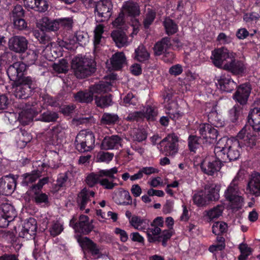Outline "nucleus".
<instances>
[{"label": "nucleus", "instance_id": "obj_33", "mask_svg": "<svg viewBox=\"0 0 260 260\" xmlns=\"http://www.w3.org/2000/svg\"><path fill=\"white\" fill-rule=\"evenodd\" d=\"M168 114L170 117L174 120L181 118L183 115L181 108L179 107L177 103L175 102L172 101L168 106Z\"/></svg>", "mask_w": 260, "mask_h": 260}, {"label": "nucleus", "instance_id": "obj_35", "mask_svg": "<svg viewBox=\"0 0 260 260\" xmlns=\"http://www.w3.org/2000/svg\"><path fill=\"white\" fill-rule=\"evenodd\" d=\"M37 113L38 111H36L34 109L32 108H30L29 110H23L19 114L18 119L22 124H28L32 120L34 116L37 114Z\"/></svg>", "mask_w": 260, "mask_h": 260}, {"label": "nucleus", "instance_id": "obj_64", "mask_svg": "<svg viewBox=\"0 0 260 260\" xmlns=\"http://www.w3.org/2000/svg\"><path fill=\"white\" fill-rule=\"evenodd\" d=\"M182 67L181 65L177 64L171 67L169 69V73L173 76H178L182 73Z\"/></svg>", "mask_w": 260, "mask_h": 260}, {"label": "nucleus", "instance_id": "obj_6", "mask_svg": "<svg viewBox=\"0 0 260 260\" xmlns=\"http://www.w3.org/2000/svg\"><path fill=\"white\" fill-rule=\"evenodd\" d=\"M14 94L16 98L25 99L31 93L32 81L29 77H23L20 81H17Z\"/></svg>", "mask_w": 260, "mask_h": 260}, {"label": "nucleus", "instance_id": "obj_4", "mask_svg": "<svg viewBox=\"0 0 260 260\" xmlns=\"http://www.w3.org/2000/svg\"><path fill=\"white\" fill-rule=\"evenodd\" d=\"M71 67L75 75L79 78L90 75L95 69L94 62L92 60L79 56L73 58Z\"/></svg>", "mask_w": 260, "mask_h": 260}, {"label": "nucleus", "instance_id": "obj_9", "mask_svg": "<svg viewBox=\"0 0 260 260\" xmlns=\"http://www.w3.org/2000/svg\"><path fill=\"white\" fill-rule=\"evenodd\" d=\"M70 225L72 226L76 232L83 234H87L93 229L91 222L86 215H81L79 218V221L76 223V219L73 217L70 222Z\"/></svg>", "mask_w": 260, "mask_h": 260}, {"label": "nucleus", "instance_id": "obj_11", "mask_svg": "<svg viewBox=\"0 0 260 260\" xmlns=\"http://www.w3.org/2000/svg\"><path fill=\"white\" fill-rule=\"evenodd\" d=\"M118 172V169L114 167L110 169L101 170L98 174L91 173L89 174L86 179L87 184L90 186H93L95 183H99L100 178L103 177H109L110 178H114V175Z\"/></svg>", "mask_w": 260, "mask_h": 260}, {"label": "nucleus", "instance_id": "obj_38", "mask_svg": "<svg viewBox=\"0 0 260 260\" xmlns=\"http://www.w3.org/2000/svg\"><path fill=\"white\" fill-rule=\"evenodd\" d=\"M104 26L102 24H98L94 30L93 45L94 51H97L101 45L102 35L104 32Z\"/></svg>", "mask_w": 260, "mask_h": 260}, {"label": "nucleus", "instance_id": "obj_17", "mask_svg": "<svg viewBox=\"0 0 260 260\" xmlns=\"http://www.w3.org/2000/svg\"><path fill=\"white\" fill-rule=\"evenodd\" d=\"M227 49L224 48L214 50L212 51L211 59L213 64L219 68L227 69L225 62L227 58Z\"/></svg>", "mask_w": 260, "mask_h": 260}, {"label": "nucleus", "instance_id": "obj_45", "mask_svg": "<svg viewBox=\"0 0 260 260\" xmlns=\"http://www.w3.org/2000/svg\"><path fill=\"white\" fill-rule=\"evenodd\" d=\"M118 121L119 117L115 114L104 113L101 119V122L105 124H114Z\"/></svg>", "mask_w": 260, "mask_h": 260}, {"label": "nucleus", "instance_id": "obj_50", "mask_svg": "<svg viewBox=\"0 0 260 260\" xmlns=\"http://www.w3.org/2000/svg\"><path fill=\"white\" fill-rule=\"evenodd\" d=\"M225 247L224 239L222 237H217V243L210 246L209 250L211 252L216 251H220Z\"/></svg>", "mask_w": 260, "mask_h": 260}, {"label": "nucleus", "instance_id": "obj_47", "mask_svg": "<svg viewBox=\"0 0 260 260\" xmlns=\"http://www.w3.org/2000/svg\"><path fill=\"white\" fill-rule=\"evenodd\" d=\"M164 24L168 35H172L177 32V26L171 19L166 18L164 21Z\"/></svg>", "mask_w": 260, "mask_h": 260}, {"label": "nucleus", "instance_id": "obj_20", "mask_svg": "<svg viewBox=\"0 0 260 260\" xmlns=\"http://www.w3.org/2000/svg\"><path fill=\"white\" fill-rule=\"evenodd\" d=\"M27 41L25 38L21 36H15L10 39L9 47L16 52H23L27 48Z\"/></svg>", "mask_w": 260, "mask_h": 260}, {"label": "nucleus", "instance_id": "obj_55", "mask_svg": "<svg viewBox=\"0 0 260 260\" xmlns=\"http://www.w3.org/2000/svg\"><path fill=\"white\" fill-rule=\"evenodd\" d=\"M51 20L48 17H43L37 23V26L42 31H46L49 29Z\"/></svg>", "mask_w": 260, "mask_h": 260}, {"label": "nucleus", "instance_id": "obj_53", "mask_svg": "<svg viewBox=\"0 0 260 260\" xmlns=\"http://www.w3.org/2000/svg\"><path fill=\"white\" fill-rule=\"evenodd\" d=\"M227 225L225 223L217 222L212 226V232L215 235H219L223 233L226 229Z\"/></svg>", "mask_w": 260, "mask_h": 260}, {"label": "nucleus", "instance_id": "obj_32", "mask_svg": "<svg viewBox=\"0 0 260 260\" xmlns=\"http://www.w3.org/2000/svg\"><path fill=\"white\" fill-rule=\"evenodd\" d=\"M94 192L93 191H89L84 188L78 195V203L80 206L81 210H84L86 204L89 201L90 197H93Z\"/></svg>", "mask_w": 260, "mask_h": 260}, {"label": "nucleus", "instance_id": "obj_54", "mask_svg": "<svg viewBox=\"0 0 260 260\" xmlns=\"http://www.w3.org/2000/svg\"><path fill=\"white\" fill-rule=\"evenodd\" d=\"M58 117V114L55 112L47 111L42 114L41 120L44 122H50L56 120Z\"/></svg>", "mask_w": 260, "mask_h": 260}, {"label": "nucleus", "instance_id": "obj_61", "mask_svg": "<svg viewBox=\"0 0 260 260\" xmlns=\"http://www.w3.org/2000/svg\"><path fill=\"white\" fill-rule=\"evenodd\" d=\"M13 24L15 28L22 30L26 28L27 23L22 18H15L13 19Z\"/></svg>", "mask_w": 260, "mask_h": 260}, {"label": "nucleus", "instance_id": "obj_56", "mask_svg": "<svg viewBox=\"0 0 260 260\" xmlns=\"http://www.w3.org/2000/svg\"><path fill=\"white\" fill-rule=\"evenodd\" d=\"M137 103V99L132 93H128L123 99V103L125 106L131 105H136Z\"/></svg>", "mask_w": 260, "mask_h": 260}, {"label": "nucleus", "instance_id": "obj_51", "mask_svg": "<svg viewBox=\"0 0 260 260\" xmlns=\"http://www.w3.org/2000/svg\"><path fill=\"white\" fill-rule=\"evenodd\" d=\"M219 186L213 184L206 185L204 190L206 196H212L215 193H216L217 197L216 200L219 199Z\"/></svg>", "mask_w": 260, "mask_h": 260}, {"label": "nucleus", "instance_id": "obj_14", "mask_svg": "<svg viewBox=\"0 0 260 260\" xmlns=\"http://www.w3.org/2000/svg\"><path fill=\"white\" fill-rule=\"evenodd\" d=\"M156 114V112L154 108L148 106L145 107L142 112H134L129 113L126 119L127 120H138L146 118L148 120H153Z\"/></svg>", "mask_w": 260, "mask_h": 260}, {"label": "nucleus", "instance_id": "obj_36", "mask_svg": "<svg viewBox=\"0 0 260 260\" xmlns=\"http://www.w3.org/2000/svg\"><path fill=\"white\" fill-rule=\"evenodd\" d=\"M114 199L116 203L121 205L131 202V197L129 192L121 188L117 191Z\"/></svg>", "mask_w": 260, "mask_h": 260}, {"label": "nucleus", "instance_id": "obj_19", "mask_svg": "<svg viewBox=\"0 0 260 260\" xmlns=\"http://www.w3.org/2000/svg\"><path fill=\"white\" fill-rule=\"evenodd\" d=\"M236 56V54L233 52H229V59L231 60L229 64V71L233 74L239 75L244 73L246 67L242 61L235 59Z\"/></svg>", "mask_w": 260, "mask_h": 260}, {"label": "nucleus", "instance_id": "obj_7", "mask_svg": "<svg viewBox=\"0 0 260 260\" xmlns=\"http://www.w3.org/2000/svg\"><path fill=\"white\" fill-rule=\"evenodd\" d=\"M178 138L174 134L168 135L160 142V146L167 155L174 156L178 150Z\"/></svg>", "mask_w": 260, "mask_h": 260}, {"label": "nucleus", "instance_id": "obj_13", "mask_svg": "<svg viewBox=\"0 0 260 260\" xmlns=\"http://www.w3.org/2000/svg\"><path fill=\"white\" fill-rule=\"evenodd\" d=\"M2 218L0 219V226L5 227L16 216V212L13 206L9 204L2 205Z\"/></svg>", "mask_w": 260, "mask_h": 260}, {"label": "nucleus", "instance_id": "obj_46", "mask_svg": "<svg viewBox=\"0 0 260 260\" xmlns=\"http://www.w3.org/2000/svg\"><path fill=\"white\" fill-rule=\"evenodd\" d=\"M241 254L238 257V260H246L248 256L251 253V249L246 244L241 243L239 245Z\"/></svg>", "mask_w": 260, "mask_h": 260}, {"label": "nucleus", "instance_id": "obj_5", "mask_svg": "<svg viewBox=\"0 0 260 260\" xmlns=\"http://www.w3.org/2000/svg\"><path fill=\"white\" fill-rule=\"evenodd\" d=\"M94 142L95 139L93 134L85 130L80 131L75 140L76 148L81 152L91 150Z\"/></svg>", "mask_w": 260, "mask_h": 260}, {"label": "nucleus", "instance_id": "obj_49", "mask_svg": "<svg viewBox=\"0 0 260 260\" xmlns=\"http://www.w3.org/2000/svg\"><path fill=\"white\" fill-rule=\"evenodd\" d=\"M53 70L57 73H66L68 71L69 66L65 59H61L58 63H55L53 66Z\"/></svg>", "mask_w": 260, "mask_h": 260}, {"label": "nucleus", "instance_id": "obj_59", "mask_svg": "<svg viewBox=\"0 0 260 260\" xmlns=\"http://www.w3.org/2000/svg\"><path fill=\"white\" fill-rule=\"evenodd\" d=\"M76 42L75 41H70L69 42L67 41L60 40L58 42V45L59 47L62 49L63 48L68 49V50H72L74 49L76 47L75 46Z\"/></svg>", "mask_w": 260, "mask_h": 260}, {"label": "nucleus", "instance_id": "obj_28", "mask_svg": "<svg viewBox=\"0 0 260 260\" xmlns=\"http://www.w3.org/2000/svg\"><path fill=\"white\" fill-rule=\"evenodd\" d=\"M237 139L243 140L244 144L250 147L256 145V138L254 135L247 132L246 127L243 128L237 136Z\"/></svg>", "mask_w": 260, "mask_h": 260}, {"label": "nucleus", "instance_id": "obj_2", "mask_svg": "<svg viewBox=\"0 0 260 260\" xmlns=\"http://www.w3.org/2000/svg\"><path fill=\"white\" fill-rule=\"evenodd\" d=\"M241 179H242V176L238 173L229 186V212L232 213L241 210L244 204V198L238 187V182Z\"/></svg>", "mask_w": 260, "mask_h": 260}, {"label": "nucleus", "instance_id": "obj_62", "mask_svg": "<svg viewBox=\"0 0 260 260\" xmlns=\"http://www.w3.org/2000/svg\"><path fill=\"white\" fill-rule=\"evenodd\" d=\"M24 15V10L20 5L16 6L12 11L13 19L22 18Z\"/></svg>", "mask_w": 260, "mask_h": 260}, {"label": "nucleus", "instance_id": "obj_12", "mask_svg": "<svg viewBox=\"0 0 260 260\" xmlns=\"http://www.w3.org/2000/svg\"><path fill=\"white\" fill-rule=\"evenodd\" d=\"M247 191L255 197L260 196V173L252 172L249 176L246 187Z\"/></svg>", "mask_w": 260, "mask_h": 260}, {"label": "nucleus", "instance_id": "obj_8", "mask_svg": "<svg viewBox=\"0 0 260 260\" xmlns=\"http://www.w3.org/2000/svg\"><path fill=\"white\" fill-rule=\"evenodd\" d=\"M37 222L34 218L25 220L21 227L18 228L19 236L26 239L34 237L37 231Z\"/></svg>", "mask_w": 260, "mask_h": 260}, {"label": "nucleus", "instance_id": "obj_21", "mask_svg": "<svg viewBox=\"0 0 260 260\" xmlns=\"http://www.w3.org/2000/svg\"><path fill=\"white\" fill-rule=\"evenodd\" d=\"M78 241L85 255L87 253H90L93 255H96L99 253V249L96 245L87 237H79Z\"/></svg>", "mask_w": 260, "mask_h": 260}, {"label": "nucleus", "instance_id": "obj_23", "mask_svg": "<svg viewBox=\"0 0 260 260\" xmlns=\"http://www.w3.org/2000/svg\"><path fill=\"white\" fill-rule=\"evenodd\" d=\"M199 132L203 138L210 140V143H212L217 136V130L209 124L203 123L201 124Z\"/></svg>", "mask_w": 260, "mask_h": 260}, {"label": "nucleus", "instance_id": "obj_3", "mask_svg": "<svg viewBox=\"0 0 260 260\" xmlns=\"http://www.w3.org/2000/svg\"><path fill=\"white\" fill-rule=\"evenodd\" d=\"M113 81L107 82L102 81L90 88L89 92H78L74 97L76 101L80 102L89 103L93 100L95 94H100L110 91L111 89Z\"/></svg>", "mask_w": 260, "mask_h": 260}, {"label": "nucleus", "instance_id": "obj_43", "mask_svg": "<svg viewBox=\"0 0 260 260\" xmlns=\"http://www.w3.org/2000/svg\"><path fill=\"white\" fill-rule=\"evenodd\" d=\"M114 178H110L109 177H103L99 180V184L105 189H112L117 184L114 182Z\"/></svg>", "mask_w": 260, "mask_h": 260}, {"label": "nucleus", "instance_id": "obj_30", "mask_svg": "<svg viewBox=\"0 0 260 260\" xmlns=\"http://www.w3.org/2000/svg\"><path fill=\"white\" fill-rule=\"evenodd\" d=\"M111 37L116 46L119 48L127 46L131 42L125 33L119 30L113 31L111 34Z\"/></svg>", "mask_w": 260, "mask_h": 260}, {"label": "nucleus", "instance_id": "obj_10", "mask_svg": "<svg viewBox=\"0 0 260 260\" xmlns=\"http://www.w3.org/2000/svg\"><path fill=\"white\" fill-rule=\"evenodd\" d=\"M112 4L110 0H102L99 2L95 9L99 21H103L109 19L112 14Z\"/></svg>", "mask_w": 260, "mask_h": 260}, {"label": "nucleus", "instance_id": "obj_39", "mask_svg": "<svg viewBox=\"0 0 260 260\" xmlns=\"http://www.w3.org/2000/svg\"><path fill=\"white\" fill-rule=\"evenodd\" d=\"M232 143V145L229 146V159L230 161L236 160L239 158L240 153L237 150H232L231 148H237L240 146L239 141L235 137H231L229 141Z\"/></svg>", "mask_w": 260, "mask_h": 260}, {"label": "nucleus", "instance_id": "obj_48", "mask_svg": "<svg viewBox=\"0 0 260 260\" xmlns=\"http://www.w3.org/2000/svg\"><path fill=\"white\" fill-rule=\"evenodd\" d=\"M37 190H32L34 192V200L38 204H46L48 202V196L43 192H37Z\"/></svg>", "mask_w": 260, "mask_h": 260}, {"label": "nucleus", "instance_id": "obj_60", "mask_svg": "<svg viewBox=\"0 0 260 260\" xmlns=\"http://www.w3.org/2000/svg\"><path fill=\"white\" fill-rule=\"evenodd\" d=\"M77 42L80 45H84L88 41L87 35L83 32H77L75 36Z\"/></svg>", "mask_w": 260, "mask_h": 260}, {"label": "nucleus", "instance_id": "obj_40", "mask_svg": "<svg viewBox=\"0 0 260 260\" xmlns=\"http://www.w3.org/2000/svg\"><path fill=\"white\" fill-rule=\"evenodd\" d=\"M150 54L146 48L142 45L135 49V58L140 62H144L149 59Z\"/></svg>", "mask_w": 260, "mask_h": 260}, {"label": "nucleus", "instance_id": "obj_15", "mask_svg": "<svg viewBox=\"0 0 260 260\" xmlns=\"http://www.w3.org/2000/svg\"><path fill=\"white\" fill-rule=\"evenodd\" d=\"M16 179L14 176H6L0 179V194L8 196L16 188Z\"/></svg>", "mask_w": 260, "mask_h": 260}, {"label": "nucleus", "instance_id": "obj_57", "mask_svg": "<svg viewBox=\"0 0 260 260\" xmlns=\"http://www.w3.org/2000/svg\"><path fill=\"white\" fill-rule=\"evenodd\" d=\"M114 156V154L110 152H100L98 155V159L99 161L109 162Z\"/></svg>", "mask_w": 260, "mask_h": 260}, {"label": "nucleus", "instance_id": "obj_44", "mask_svg": "<svg viewBox=\"0 0 260 260\" xmlns=\"http://www.w3.org/2000/svg\"><path fill=\"white\" fill-rule=\"evenodd\" d=\"M95 102L97 106L105 108L111 104L112 100L110 96L106 95L99 97L96 94L94 95Z\"/></svg>", "mask_w": 260, "mask_h": 260}, {"label": "nucleus", "instance_id": "obj_1", "mask_svg": "<svg viewBox=\"0 0 260 260\" xmlns=\"http://www.w3.org/2000/svg\"><path fill=\"white\" fill-rule=\"evenodd\" d=\"M228 138L224 137L219 140L215 147L214 152L217 157L214 156H207L202 161L200 168L202 171L208 175L213 176L221 169V162L219 158L224 159L226 154Z\"/></svg>", "mask_w": 260, "mask_h": 260}, {"label": "nucleus", "instance_id": "obj_25", "mask_svg": "<svg viewBox=\"0 0 260 260\" xmlns=\"http://www.w3.org/2000/svg\"><path fill=\"white\" fill-rule=\"evenodd\" d=\"M217 197L216 193L212 196H206L204 190L194 193L192 197L193 203L198 206H203L207 205L210 201H215Z\"/></svg>", "mask_w": 260, "mask_h": 260}, {"label": "nucleus", "instance_id": "obj_18", "mask_svg": "<svg viewBox=\"0 0 260 260\" xmlns=\"http://www.w3.org/2000/svg\"><path fill=\"white\" fill-rule=\"evenodd\" d=\"M251 91L249 83H246L240 85L234 95L233 98L241 105L245 104Z\"/></svg>", "mask_w": 260, "mask_h": 260}, {"label": "nucleus", "instance_id": "obj_42", "mask_svg": "<svg viewBox=\"0 0 260 260\" xmlns=\"http://www.w3.org/2000/svg\"><path fill=\"white\" fill-rule=\"evenodd\" d=\"M160 228L151 223V227L149 228L148 226L145 232L147 235L148 241L150 242H153L157 240V236L160 234Z\"/></svg>", "mask_w": 260, "mask_h": 260}, {"label": "nucleus", "instance_id": "obj_31", "mask_svg": "<svg viewBox=\"0 0 260 260\" xmlns=\"http://www.w3.org/2000/svg\"><path fill=\"white\" fill-rule=\"evenodd\" d=\"M121 12L125 15L135 17L139 14V9L138 5L133 2H126L123 5Z\"/></svg>", "mask_w": 260, "mask_h": 260}, {"label": "nucleus", "instance_id": "obj_29", "mask_svg": "<svg viewBox=\"0 0 260 260\" xmlns=\"http://www.w3.org/2000/svg\"><path fill=\"white\" fill-rule=\"evenodd\" d=\"M25 6L29 9H35L40 12H45L48 8L46 0H23Z\"/></svg>", "mask_w": 260, "mask_h": 260}, {"label": "nucleus", "instance_id": "obj_27", "mask_svg": "<svg viewBox=\"0 0 260 260\" xmlns=\"http://www.w3.org/2000/svg\"><path fill=\"white\" fill-rule=\"evenodd\" d=\"M129 221L130 224L134 228L144 232L149 226V220L148 219L137 216H133L131 218L129 217Z\"/></svg>", "mask_w": 260, "mask_h": 260}, {"label": "nucleus", "instance_id": "obj_34", "mask_svg": "<svg viewBox=\"0 0 260 260\" xmlns=\"http://www.w3.org/2000/svg\"><path fill=\"white\" fill-rule=\"evenodd\" d=\"M224 207L222 205H217L205 212V216L211 221L217 219L222 214Z\"/></svg>", "mask_w": 260, "mask_h": 260}, {"label": "nucleus", "instance_id": "obj_16", "mask_svg": "<svg viewBox=\"0 0 260 260\" xmlns=\"http://www.w3.org/2000/svg\"><path fill=\"white\" fill-rule=\"evenodd\" d=\"M26 66L21 62H16L10 66L7 70V74L12 80L20 81L23 77V72L25 71Z\"/></svg>", "mask_w": 260, "mask_h": 260}, {"label": "nucleus", "instance_id": "obj_26", "mask_svg": "<svg viewBox=\"0 0 260 260\" xmlns=\"http://www.w3.org/2000/svg\"><path fill=\"white\" fill-rule=\"evenodd\" d=\"M248 122L253 130L260 131V108H254L250 110L248 116Z\"/></svg>", "mask_w": 260, "mask_h": 260}, {"label": "nucleus", "instance_id": "obj_52", "mask_svg": "<svg viewBox=\"0 0 260 260\" xmlns=\"http://www.w3.org/2000/svg\"><path fill=\"white\" fill-rule=\"evenodd\" d=\"M62 224L58 221H56L52 224L49 229L50 234L53 236L59 235L63 231Z\"/></svg>", "mask_w": 260, "mask_h": 260}, {"label": "nucleus", "instance_id": "obj_41", "mask_svg": "<svg viewBox=\"0 0 260 260\" xmlns=\"http://www.w3.org/2000/svg\"><path fill=\"white\" fill-rule=\"evenodd\" d=\"M170 45L171 43L168 38L162 39L160 42H157L154 47L155 55H160L165 53Z\"/></svg>", "mask_w": 260, "mask_h": 260}, {"label": "nucleus", "instance_id": "obj_63", "mask_svg": "<svg viewBox=\"0 0 260 260\" xmlns=\"http://www.w3.org/2000/svg\"><path fill=\"white\" fill-rule=\"evenodd\" d=\"M155 16V13L152 11H150L147 13L144 21L145 27H148L152 23L154 19Z\"/></svg>", "mask_w": 260, "mask_h": 260}, {"label": "nucleus", "instance_id": "obj_24", "mask_svg": "<svg viewBox=\"0 0 260 260\" xmlns=\"http://www.w3.org/2000/svg\"><path fill=\"white\" fill-rule=\"evenodd\" d=\"M122 145V139L118 136L105 137L102 141V148L109 150L118 149Z\"/></svg>", "mask_w": 260, "mask_h": 260}, {"label": "nucleus", "instance_id": "obj_58", "mask_svg": "<svg viewBox=\"0 0 260 260\" xmlns=\"http://www.w3.org/2000/svg\"><path fill=\"white\" fill-rule=\"evenodd\" d=\"M199 139L194 136H190L188 138V146L192 151H194L196 149L199 147Z\"/></svg>", "mask_w": 260, "mask_h": 260}, {"label": "nucleus", "instance_id": "obj_22", "mask_svg": "<svg viewBox=\"0 0 260 260\" xmlns=\"http://www.w3.org/2000/svg\"><path fill=\"white\" fill-rule=\"evenodd\" d=\"M126 63V58L122 52L114 54L110 59V63H107L109 70H117L121 69Z\"/></svg>", "mask_w": 260, "mask_h": 260}, {"label": "nucleus", "instance_id": "obj_37", "mask_svg": "<svg viewBox=\"0 0 260 260\" xmlns=\"http://www.w3.org/2000/svg\"><path fill=\"white\" fill-rule=\"evenodd\" d=\"M39 162L42 165L41 167H40V165H39V168H37V170L33 171L31 174H26L23 175V184L28 185L29 183H32L40 176L41 173L43 171L42 168L45 165L40 161Z\"/></svg>", "mask_w": 260, "mask_h": 260}]
</instances>
